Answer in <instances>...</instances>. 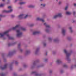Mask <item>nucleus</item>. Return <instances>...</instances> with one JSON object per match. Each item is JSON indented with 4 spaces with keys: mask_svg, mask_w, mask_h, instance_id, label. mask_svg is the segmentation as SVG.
Segmentation results:
<instances>
[{
    "mask_svg": "<svg viewBox=\"0 0 76 76\" xmlns=\"http://www.w3.org/2000/svg\"><path fill=\"white\" fill-rule=\"evenodd\" d=\"M9 32V30H8L4 32L3 34L0 33V37H3L5 35H7V36L8 37L9 39H14L13 37H10L9 34H8Z\"/></svg>",
    "mask_w": 76,
    "mask_h": 76,
    "instance_id": "nucleus-1",
    "label": "nucleus"
},
{
    "mask_svg": "<svg viewBox=\"0 0 76 76\" xmlns=\"http://www.w3.org/2000/svg\"><path fill=\"white\" fill-rule=\"evenodd\" d=\"M16 32L17 34V37H20L22 35V33L20 32V30H18L16 31Z\"/></svg>",
    "mask_w": 76,
    "mask_h": 76,
    "instance_id": "nucleus-2",
    "label": "nucleus"
},
{
    "mask_svg": "<svg viewBox=\"0 0 76 76\" xmlns=\"http://www.w3.org/2000/svg\"><path fill=\"white\" fill-rule=\"evenodd\" d=\"M62 15H61V13H59L58 14V15H55L54 17L53 18L54 19H56L57 18H58V17H59V18H60L61 17Z\"/></svg>",
    "mask_w": 76,
    "mask_h": 76,
    "instance_id": "nucleus-3",
    "label": "nucleus"
},
{
    "mask_svg": "<svg viewBox=\"0 0 76 76\" xmlns=\"http://www.w3.org/2000/svg\"><path fill=\"white\" fill-rule=\"evenodd\" d=\"M64 52L66 55L67 57H69V56H70V54H71V53H67V51H66V50H64Z\"/></svg>",
    "mask_w": 76,
    "mask_h": 76,
    "instance_id": "nucleus-4",
    "label": "nucleus"
},
{
    "mask_svg": "<svg viewBox=\"0 0 76 76\" xmlns=\"http://www.w3.org/2000/svg\"><path fill=\"white\" fill-rule=\"evenodd\" d=\"M13 11V10L11 9L10 10L7 11L6 10H4L3 11V13H10L12 12Z\"/></svg>",
    "mask_w": 76,
    "mask_h": 76,
    "instance_id": "nucleus-5",
    "label": "nucleus"
},
{
    "mask_svg": "<svg viewBox=\"0 0 76 76\" xmlns=\"http://www.w3.org/2000/svg\"><path fill=\"white\" fill-rule=\"evenodd\" d=\"M7 64H5L4 66L3 67H2V66H0V68L2 70H4V69H6L7 68Z\"/></svg>",
    "mask_w": 76,
    "mask_h": 76,
    "instance_id": "nucleus-6",
    "label": "nucleus"
},
{
    "mask_svg": "<svg viewBox=\"0 0 76 76\" xmlns=\"http://www.w3.org/2000/svg\"><path fill=\"white\" fill-rule=\"evenodd\" d=\"M20 27V25H17L15 27H14L12 28V30H15L16 29Z\"/></svg>",
    "mask_w": 76,
    "mask_h": 76,
    "instance_id": "nucleus-7",
    "label": "nucleus"
},
{
    "mask_svg": "<svg viewBox=\"0 0 76 76\" xmlns=\"http://www.w3.org/2000/svg\"><path fill=\"white\" fill-rule=\"evenodd\" d=\"M37 20H40V21H42V22H44V20L41 18H37Z\"/></svg>",
    "mask_w": 76,
    "mask_h": 76,
    "instance_id": "nucleus-8",
    "label": "nucleus"
},
{
    "mask_svg": "<svg viewBox=\"0 0 76 76\" xmlns=\"http://www.w3.org/2000/svg\"><path fill=\"white\" fill-rule=\"evenodd\" d=\"M23 16H24V15L21 14L18 16V18L19 19H22L23 18Z\"/></svg>",
    "mask_w": 76,
    "mask_h": 76,
    "instance_id": "nucleus-9",
    "label": "nucleus"
},
{
    "mask_svg": "<svg viewBox=\"0 0 76 76\" xmlns=\"http://www.w3.org/2000/svg\"><path fill=\"white\" fill-rule=\"evenodd\" d=\"M40 33L38 31H35L33 32V34L34 35H37V34H39Z\"/></svg>",
    "mask_w": 76,
    "mask_h": 76,
    "instance_id": "nucleus-10",
    "label": "nucleus"
},
{
    "mask_svg": "<svg viewBox=\"0 0 76 76\" xmlns=\"http://www.w3.org/2000/svg\"><path fill=\"white\" fill-rule=\"evenodd\" d=\"M65 32H66V30L64 29H62V33L64 35L65 34Z\"/></svg>",
    "mask_w": 76,
    "mask_h": 76,
    "instance_id": "nucleus-11",
    "label": "nucleus"
},
{
    "mask_svg": "<svg viewBox=\"0 0 76 76\" xmlns=\"http://www.w3.org/2000/svg\"><path fill=\"white\" fill-rule=\"evenodd\" d=\"M66 14L68 15H71V12H66Z\"/></svg>",
    "mask_w": 76,
    "mask_h": 76,
    "instance_id": "nucleus-12",
    "label": "nucleus"
},
{
    "mask_svg": "<svg viewBox=\"0 0 76 76\" xmlns=\"http://www.w3.org/2000/svg\"><path fill=\"white\" fill-rule=\"evenodd\" d=\"M44 25L46 26L47 28H50V26L49 25H47L46 23H45Z\"/></svg>",
    "mask_w": 76,
    "mask_h": 76,
    "instance_id": "nucleus-13",
    "label": "nucleus"
},
{
    "mask_svg": "<svg viewBox=\"0 0 76 76\" xmlns=\"http://www.w3.org/2000/svg\"><path fill=\"white\" fill-rule=\"evenodd\" d=\"M25 4V2H20L19 3L20 4Z\"/></svg>",
    "mask_w": 76,
    "mask_h": 76,
    "instance_id": "nucleus-14",
    "label": "nucleus"
},
{
    "mask_svg": "<svg viewBox=\"0 0 76 76\" xmlns=\"http://www.w3.org/2000/svg\"><path fill=\"white\" fill-rule=\"evenodd\" d=\"M28 7L31 8H34V6L33 5H30L28 6Z\"/></svg>",
    "mask_w": 76,
    "mask_h": 76,
    "instance_id": "nucleus-15",
    "label": "nucleus"
},
{
    "mask_svg": "<svg viewBox=\"0 0 76 76\" xmlns=\"http://www.w3.org/2000/svg\"><path fill=\"white\" fill-rule=\"evenodd\" d=\"M56 62L57 63H60L61 62V61L60 60H57Z\"/></svg>",
    "mask_w": 76,
    "mask_h": 76,
    "instance_id": "nucleus-16",
    "label": "nucleus"
},
{
    "mask_svg": "<svg viewBox=\"0 0 76 76\" xmlns=\"http://www.w3.org/2000/svg\"><path fill=\"white\" fill-rule=\"evenodd\" d=\"M21 30H22L23 31H25V30H26V29H25V28H21Z\"/></svg>",
    "mask_w": 76,
    "mask_h": 76,
    "instance_id": "nucleus-17",
    "label": "nucleus"
},
{
    "mask_svg": "<svg viewBox=\"0 0 76 76\" xmlns=\"http://www.w3.org/2000/svg\"><path fill=\"white\" fill-rule=\"evenodd\" d=\"M68 8V6H66L65 8V10H67Z\"/></svg>",
    "mask_w": 76,
    "mask_h": 76,
    "instance_id": "nucleus-18",
    "label": "nucleus"
},
{
    "mask_svg": "<svg viewBox=\"0 0 76 76\" xmlns=\"http://www.w3.org/2000/svg\"><path fill=\"white\" fill-rule=\"evenodd\" d=\"M28 15H26V16L24 18L26 19V18H28Z\"/></svg>",
    "mask_w": 76,
    "mask_h": 76,
    "instance_id": "nucleus-19",
    "label": "nucleus"
},
{
    "mask_svg": "<svg viewBox=\"0 0 76 76\" xmlns=\"http://www.w3.org/2000/svg\"><path fill=\"white\" fill-rule=\"evenodd\" d=\"M4 6V4H1L0 5V7H3Z\"/></svg>",
    "mask_w": 76,
    "mask_h": 76,
    "instance_id": "nucleus-20",
    "label": "nucleus"
},
{
    "mask_svg": "<svg viewBox=\"0 0 76 76\" xmlns=\"http://www.w3.org/2000/svg\"><path fill=\"white\" fill-rule=\"evenodd\" d=\"M4 75H5V74H4L3 73H2L1 74V76H4Z\"/></svg>",
    "mask_w": 76,
    "mask_h": 76,
    "instance_id": "nucleus-21",
    "label": "nucleus"
},
{
    "mask_svg": "<svg viewBox=\"0 0 76 76\" xmlns=\"http://www.w3.org/2000/svg\"><path fill=\"white\" fill-rule=\"evenodd\" d=\"M69 29H70V30H71V32H73V31H72V27H70Z\"/></svg>",
    "mask_w": 76,
    "mask_h": 76,
    "instance_id": "nucleus-22",
    "label": "nucleus"
},
{
    "mask_svg": "<svg viewBox=\"0 0 76 76\" xmlns=\"http://www.w3.org/2000/svg\"><path fill=\"white\" fill-rule=\"evenodd\" d=\"M41 6H43L44 7H45V4H41Z\"/></svg>",
    "mask_w": 76,
    "mask_h": 76,
    "instance_id": "nucleus-23",
    "label": "nucleus"
},
{
    "mask_svg": "<svg viewBox=\"0 0 76 76\" xmlns=\"http://www.w3.org/2000/svg\"><path fill=\"white\" fill-rule=\"evenodd\" d=\"M35 76H41V75L38 74H36Z\"/></svg>",
    "mask_w": 76,
    "mask_h": 76,
    "instance_id": "nucleus-24",
    "label": "nucleus"
},
{
    "mask_svg": "<svg viewBox=\"0 0 76 76\" xmlns=\"http://www.w3.org/2000/svg\"><path fill=\"white\" fill-rule=\"evenodd\" d=\"M8 9H11V8H12V7L9 6V7H8Z\"/></svg>",
    "mask_w": 76,
    "mask_h": 76,
    "instance_id": "nucleus-25",
    "label": "nucleus"
},
{
    "mask_svg": "<svg viewBox=\"0 0 76 76\" xmlns=\"http://www.w3.org/2000/svg\"><path fill=\"white\" fill-rule=\"evenodd\" d=\"M66 66H66V64H64V67H66Z\"/></svg>",
    "mask_w": 76,
    "mask_h": 76,
    "instance_id": "nucleus-26",
    "label": "nucleus"
},
{
    "mask_svg": "<svg viewBox=\"0 0 76 76\" xmlns=\"http://www.w3.org/2000/svg\"><path fill=\"white\" fill-rule=\"evenodd\" d=\"M36 73V72H35V71H34L32 72V74H33V73Z\"/></svg>",
    "mask_w": 76,
    "mask_h": 76,
    "instance_id": "nucleus-27",
    "label": "nucleus"
},
{
    "mask_svg": "<svg viewBox=\"0 0 76 76\" xmlns=\"http://www.w3.org/2000/svg\"><path fill=\"white\" fill-rule=\"evenodd\" d=\"M34 26V24H31L30 25V26Z\"/></svg>",
    "mask_w": 76,
    "mask_h": 76,
    "instance_id": "nucleus-28",
    "label": "nucleus"
},
{
    "mask_svg": "<svg viewBox=\"0 0 76 76\" xmlns=\"http://www.w3.org/2000/svg\"><path fill=\"white\" fill-rule=\"evenodd\" d=\"M20 44H18V47H20Z\"/></svg>",
    "mask_w": 76,
    "mask_h": 76,
    "instance_id": "nucleus-29",
    "label": "nucleus"
},
{
    "mask_svg": "<svg viewBox=\"0 0 76 76\" xmlns=\"http://www.w3.org/2000/svg\"><path fill=\"white\" fill-rule=\"evenodd\" d=\"M73 13L74 15H75V13H76V12L74 11L73 12Z\"/></svg>",
    "mask_w": 76,
    "mask_h": 76,
    "instance_id": "nucleus-30",
    "label": "nucleus"
},
{
    "mask_svg": "<svg viewBox=\"0 0 76 76\" xmlns=\"http://www.w3.org/2000/svg\"><path fill=\"white\" fill-rule=\"evenodd\" d=\"M61 3V1H59V4H60Z\"/></svg>",
    "mask_w": 76,
    "mask_h": 76,
    "instance_id": "nucleus-31",
    "label": "nucleus"
},
{
    "mask_svg": "<svg viewBox=\"0 0 76 76\" xmlns=\"http://www.w3.org/2000/svg\"><path fill=\"white\" fill-rule=\"evenodd\" d=\"M11 16L12 18H13L14 17H15V16H14V15H12Z\"/></svg>",
    "mask_w": 76,
    "mask_h": 76,
    "instance_id": "nucleus-32",
    "label": "nucleus"
},
{
    "mask_svg": "<svg viewBox=\"0 0 76 76\" xmlns=\"http://www.w3.org/2000/svg\"><path fill=\"white\" fill-rule=\"evenodd\" d=\"M57 41V40L56 39H55L54 40V41L56 42V41Z\"/></svg>",
    "mask_w": 76,
    "mask_h": 76,
    "instance_id": "nucleus-33",
    "label": "nucleus"
},
{
    "mask_svg": "<svg viewBox=\"0 0 76 76\" xmlns=\"http://www.w3.org/2000/svg\"><path fill=\"white\" fill-rule=\"evenodd\" d=\"M44 46H45L46 45V44L44 43Z\"/></svg>",
    "mask_w": 76,
    "mask_h": 76,
    "instance_id": "nucleus-34",
    "label": "nucleus"
},
{
    "mask_svg": "<svg viewBox=\"0 0 76 76\" xmlns=\"http://www.w3.org/2000/svg\"><path fill=\"white\" fill-rule=\"evenodd\" d=\"M50 73H52V71H50Z\"/></svg>",
    "mask_w": 76,
    "mask_h": 76,
    "instance_id": "nucleus-35",
    "label": "nucleus"
},
{
    "mask_svg": "<svg viewBox=\"0 0 76 76\" xmlns=\"http://www.w3.org/2000/svg\"><path fill=\"white\" fill-rule=\"evenodd\" d=\"M74 6H76V4H74Z\"/></svg>",
    "mask_w": 76,
    "mask_h": 76,
    "instance_id": "nucleus-36",
    "label": "nucleus"
},
{
    "mask_svg": "<svg viewBox=\"0 0 76 76\" xmlns=\"http://www.w3.org/2000/svg\"><path fill=\"white\" fill-rule=\"evenodd\" d=\"M17 63H18V62H15V64H17Z\"/></svg>",
    "mask_w": 76,
    "mask_h": 76,
    "instance_id": "nucleus-37",
    "label": "nucleus"
},
{
    "mask_svg": "<svg viewBox=\"0 0 76 76\" xmlns=\"http://www.w3.org/2000/svg\"><path fill=\"white\" fill-rule=\"evenodd\" d=\"M48 30H46V32H48Z\"/></svg>",
    "mask_w": 76,
    "mask_h": 76,
    "instance_id": "nucleus-38",
    "label": "nucleus"
},
{
    "mask_svg": "<svg viewBox=\"0 0 76 76\" xmlns=\"http://www.w3.org/2000/svg\"><path fill=\"white\" fill-rule=\"evenodd\" d=\"M51 39V38H49V39Z\"/></svg>",
    "mask_w": 76,
    "mask_h": 76,
    "instance_id": "nucleus-39",
    "label": "nucleus"
},
{
    "mask_svg": "<svg viewBox=\"0 0 76 76\" xmlns=\"http://www.w3.org/2000/svg\"><path fill=\"white\" fill-rule=\"evenodd\" d=\"M4 0H2V1H4Z\"/></svg>",
    "mask_w": 76,
    "mask_h": 76,
    "instance_id": "nucleus-40",
    "label": "nucleus"
},
{
    "mask_svg": "<svg viewBox=\"0 0 76 76\" xmlns=\"http://www.w3.org/2000/svg\"><path fill=\"white\" fill-rule=\"evenodd\" d=\"M14 75H15V73L14 74Z\"/></svg>",
    "mask_w": 76,
    "mask_h": 76,
    "instance_id": "nucleus-41",
    "label": "nucleus"
},
{
    "mask_svg": "<svg viewBox=\"0 0 76 76\" xmlns=\"http://www.w3.org/2000/svg\"><path fill=\"white\" fill-rule=\"evenodd\" d=\"M0 16H1V15H0Z\"/></svg>",
    "mask_w": 76,
    "mask_h": 76,
    "instance_id": "nucleus-42",
    "label": "nucleus"
},
{
    "mask_svg": "<svg viewBox=\"0 0 76 76\" xmlns=\"http://www.w3.org/2000/svg\"><path fill=\"white\" fill-rule=\"evenodd\" d=\"M42 0H40V1H42Z\"/></svg>",
    "mask_w": 76,
    "mask_h": 76,
    "instance_id": "nucleus-43",
    "label": "nucleus"
},
{
    "mask_svg": "<svg viewBox=\"0 0 76 76\" xmlns=\"http://www.w3.org/2000/svg\"><path fill=\"white\" fill-rule=\"evenodd\" d=\"M1 19H0V21H1Z\"/></svg>",
    "mask_w": 76,
    "mask_h": 76,
    "instance_id": "nucleus-44",
    "label": "nucleus"
},
{
    "mask_svg": "<svg viewBox=\"0 0 76 76\" xmlns=\"http://www.w3.org/2000/svg\"><path fill=\"white\" fill-rule=\"evenodd\" d=\"M9 46V45H8Z\"/></svg>",
    "mask_w": 76,
    "mask_h": 76,
    "instance_id": "nucleus-45",
    "label": "nucleus"
},
{
    "mask_svg": "<svg viewBox=\"0 0 76 76\" xmlns=\"http://www.w3.org/2000/svg\"><path fill=\"white\" fill-rule=\"evenodd\" d=\"M75 66L76 67V65H75Z\"/></svg>",
    "mask_w": 76,
    "mask_h": 76,
    "instance_id": "nucleus-46",
    "label": "nucleus"
},
{
    "mask_svg": "<svg viewBox=\"0 0 76 76\" xmlns=\"http://www.w3.org/2000/svg\"><path fill=\"white\" fill-rule=\"evenodd\" d=\"M58 0H56V1H57Z\"/></svg>",
    "mask_w": 76,
    "mask_h": 76,
    "instance_id": "nucleus-47",
    "label": "nucleus"
},
{
    "mask_svg": "<svg viewBox=\"0 0 76 76\" xmlns=\"http://www.w3.org/2000/svg\"><path fill=\"white\" fill-rule=\"evenodd\" d=\"M45 61H46V60H45Z\"/></svg>",
    "mask_w": 76,
    "mask_h": 76,
    "instance_id": "nucleus-48",
    "label": "nucleus"
}]
</instances>
